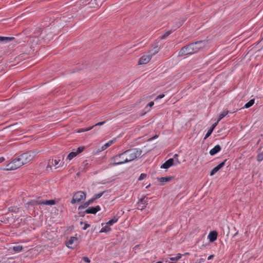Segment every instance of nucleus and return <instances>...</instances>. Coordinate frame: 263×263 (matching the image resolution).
<instances>
[{"instance_id":"1","label":"nucleus","mask_w":263,"mask_h":263,"mask_svg":"<svg viewBox=\"0 0 263 263\" xmlns=\"http://www.w3.org/2000/svg\"><path fill=\"white\" fill-rule=\"evenodd\" d=\"M201 41L191 43L182 47L178 52V56L181 57L197 52L201 47Z\"/></svg>"},{"instance_id":"2","label":"nucleus","mask_w":263,"mask_h":263,"mask_svg":"<svg viewBox=\"0 0 263 263\" xmlns=\"http://www.w3.org/2000/svg\"><path fill=\"white\" fill-rule=\"evenodd\" d=\"M142 154V151L139 148H133L122 153L121 158L126 163L129 162L139 157Z\"/></svg>"},{"instance_id":"3","label":"nucleus","mask_w":263,"mask_h":263,"mask_svg":"<svg viewBox=\"0 0 263 263\" xmlns=\"http://www.w3.org/2000/svg\"><path fill=\"white\" fill-rule=\"evenodd\" d=\"M64 155L61 154L55 157L54 159H49L48 166L51 167L52 165L56 168L62 166L64 164Z\"/></svg>"},{"instance_id":"4","label":"nucleus","mask_w":263,"mask_h":263,"mask_svg":"<svg viewBox=\"0 0 263 263\" xmlns=\"http://www.w3.org/2000/svg\"><path fill=\"white\" fill-rule=\"evenodd\" d=\"M23 165L19 156L14 158L6 165L7 170H15Z\"/></svg>"},{"instance_id":"5","label":"nucleus","mask_w":263,"mask_h":263,"mask_svg":"<svg viewBox=\"0 0 263 263\" xmlns=\"http://www.w3.org/2000/svg\"><path fill=\"white\" fill-rule=\"evenodd\" d=\"M35 155V152L30 151L20 155L19 157L23 165H24L31 162L34 158Z\"/></svg>"},{"instance_id":"6","label":"nucleus","mask_w":263,"mask_h":263,"mask_svg":"<svg viewBox=\"0 0 263 263\" xmlns=\"http://www.w3.org/2000/svg\"><path fill=\"white\" fill-rule=\"evenodd\" d=\"M85 198L86 193L83 191H78L73 195L71 203L74 204L77 202H80L82 200H85Z\"/></svg>"},{"instance_id":"7","label":"nucleus","mask_w":263,"mask_h":263,"mask_svg":"<svg viewBox=\"0 0 263 263\" xmlns=\"http://www.w3.org/2000/svg\"><path fill=\"white\" fill-rule=\"evenodd\" d=\"M159 51L158 48L156 47L155 48V50L154 52H153L151 54H144L142 57H141L139 60V64L140 65L145 64L149 62L151 60L152 55L155 54Z\"/></svg>"},{"instance_id":"8","label":"nucleus","mask_w":263,"mask_h":263,"mask_svg":"<svg viewBox=\"0 0 263 263\" xmlns=\"http://www.w3.org/2000/svg\"><path fill=\"white\" fill-rule=\"evenodd\" d=\"M121 155L122 153L112 157L111 158V162L110 163L109 165L112 166L126 163L125 162H123L124 161V160H122Z\"/></svg>"},{"instance_id":"9","label":"nucleus","mask_w":263,"mask_h":263,"mask_svg":"<svg viewBox=\"0 0 263 263\" xmlns=\"http://www.w3.org/2000/svg\"><path fill=\"white\" fill-rule=\"evenodd\" d=\"M147 202V198L145 196L143 198L140 199L137 203L138 209L140 210H142L143 209H145L146 208Z\"/></svg>"},{"instance_id":"10","label":"nucleus","mask_w":263,"mask_h":263,"mask_svg":"<svg viewBox=\"0 0 263 263\" xmlns=\"http://www.w3.org/2000/svg\"><path fill=\"white\" fill-rule=\"evenodd\" d=\"M101 210V208L99 205H97L95 207H89L87 209L85 212L87 214H95L98 211Z\"/></svg>"},{"instance_id":"11","label":"nucleus","mask_w":263,"mask_h":263,"mask_svg":"<svg viewBox=\"0 0 263 263\" xmlns=\"http://www.w3.org/2000/svg\"><path fill=\"white\" fill-rule=\"evenodd\" d=\"M174 158H170L165 161L161 166V168L167 169L174 164Z\"/></svg>"},{"instance_id":"12","label":"nucleus","mask_w":263,"mask_h":263,"mask_svg":"<svg viewBox=\"0 0 263 263\" xmlns=\"http://www.w3.org/2000/svg\"><path fill=\"white\" fill-rule=\"evenodd\" d=\"M226 160L222 162L221 163H220V164H219L218 165H217L216 166L214 167L211 171V172H210V175L211 176H213L216 173H217L220 168H221L224 165V164H225V162H226Z\"/></svg>"},{"instance_id":"13","label":"nucleus","mask_w":263,"mask_h":263,"mask_svg":"<svg viewBox=\"0 0 263 263\" xmlns=\"http://www.w3.org/2000/svg\"><path fill=\"white\" fill-rule=\"evenodd\" d=\"M55 203L54 200H36L35 201V204H44V205H54Z\"/></svg>"},{"instance_id":"14","label":"nucleus","mask_w":263,"mask_h":263,"mask_svg":"<svg viewBox=\"0 0 263 263\" xmlns=\"http://www.w3.org/2000/svg\"><path fill=\"white\" fill-rule=\"evenodd\" d=\"M217 232L215 231H211L209 233L208 238L210 242H213L217 239Z\"/></svg>"},{"instance_id":"15","label":"nucleus","mask_w":263,"mask_h":263,"mask_svg":"<svg viewBox=\"0 0 263 263\" xmlns=\"http://www.w3.org/2000/svg\"><path fill=\"white\" fill-rule=\"evenodd\" d=\"M78 241L77 237H71L66 243V246L68 248H73L72 245Z\"/></svg>"},{"instance_id":"16","label":"nucleus","mask_w":263,"mask_h":263,"mask_svg":"<svg viewBox=\"0 0 263 263\" xmlns=\"http://www.w3.org/2000/svg\"><path fill=\"white\" fill-rule=\"evenodd\" d=\"M220 150H221L220 146L219 145H216V146H215L213 148H212L210 151L209 153L211 156H214L215 154H216L217 153L220 152Z\"/></svg>"},{"instance_id":"17","label":"nucleus","mask_w":263,"mask_h":263,"mask_svg":"<svg viewBox=\"0 0 263 263\" xmlns=\"http://www.w3.org/2000/svg\"><path fill=\"white\" fill-rule=\"evenodd\" d=\"M115 141V140H111L109 141H108L107 143L104 144L100 148L101 151H103L105 149H106L107 148H108L109 146H110L111 145H112Z\"/></svg>"},{"instance_id":"18","label":"nucleus","mask_w":263,"mask_h":263,"mask_svg":"<svg viewBox=\"0 0 263 263\" xmlns=\"http://www.w3.org/2000/svg\"><path fill=\"white\" fill-rule=\"evenodd\" d=\"M14 39L13 37H3L0 36V43H8Z\"/></svg>"},{"instance_id":"19","label":"nucleus","mask_w":263,"mask_h":263,"mask_svg":"<svg viewBox=\"0 0 263 263\" xmlns=\"http://www.w3.org/2000/svg\"><path fill=\"white\" fill-rule=\"evenodd\" d=\"M111 229L110 228V226H109L108 224H107V223H106V224L104 227H103L100 231L101 233H106L110 231Z\"/></svg>"},{"instance_id":"20","label":"nucleus","mask_w":263,"mask_h":263,"mask_svg":"<svg viewBox=\"0 0 263 263\" xmlns=\"http://www.w3.org/2000/svg\"><path fill=\"white\" fill-rule=\"evenodd\" d=\"M182 255H183L180 253H178L176 254V256L170 257V260H172L173 262H176V261L180 259L181 258V257L182 256Z\"/></svg>"},{"instance_id":"21","label":"nucleus","mask_w":263,"mask_h":263,"mask_svg":"<svg viewBox=\"0 0 263 263\" xmlns=\"http://www.w3.org/2000/svg\"><path fill=\"white\" fill-rule=\"evenodd\" d=\"M229 113L228 110H224L222 112H220L219 116V118L217 120L218 122H219L222 118L226 117Z\"/></svg>"},{"instance_id":"22","label":"nucleus","mask_w":263,"mask_h":263,"mask_svg":"<svg viewBox=\"0 0 263 263\" xmlns=\"http://www.w3.org/2000/svg\"><path fill=\"white\" fill-rule=\"evenodd\" d=\"M77 155V154L75 152H72L68 154V155L67 157L66 160L70 161L73 158L76 157Z\"/></svg>"},{"instance_id":"23","label":"nucleus","mask_w":263,"mask_h":263,"mask_svg":"<svg viewBox=\"0 0 263 263\" xmlns=\"http://www.w3.org/2000/svg\"><path fill=\"white\" fill-rule=\"evenodd\" d=\"M175 30V29H172V30H168L167 31H166L164 34L163 35H162L161 36V38L162 39H165L166 37H167L170 34H171L174 30Z\"/></svg>"},{"instance_id":"24","label":"nucleus","mask_w":263,"mask_h":263,"mask_svg":"<svg viewBox=\"0 0 263 263\" xmlns=\"http://www.w3.org/2000/svg\"><path fill=\"white\" fill-rule=\"evenodd\" d=\"M255 102L254 99H251L248 102H247L244 106L243 108H248L250 107H251Z\"/></svg>"},{"instance_id":"25","label":"nucleus","mask_w":263,"mask_h":263,"mask_svg":"<svg viewBox=\"0 0 263 263\" xmlns=\"http://www.w3.org/2000/svg\"><path fill=\"white\" fill-rule=\"evenodd\" d=\"M118 220V218L117 217H114L112 219L109 220L107 223L109 226H111L113 225L114 223H116Z\"/></svg>"},{"instance_id":"26","label":"nucleus","mask_w":263,"mask_h":263,"mask_svg":"<svg viewBox=\"0 0 263 263\" xmlns=\"http://www.w3.org/2000/svg\"><path fill=\"white\" fill-rule=\"evenodd\" d=\"M22 249H23V246H21V245L14 246L13 247V250L16 253L20 252L22 250Z\"/></svg>"},{"instance_id":"27","label":"nucleus","mask_w":263,"mask_h":263,"mask_svg":"<svg viewBox=\"0 0 263 263\" xmlns=\"http://www.w3.org/2000/svg\"><path fill=\"white\" fill-rule=\"evenodd\" d=\"M171 178L170 177H161L159 179V182L164 183L165 182H168L170 181Z\"/></svg>"},{"instance_id":"28","label":"nucleus","mask_w":263,"mask_h":263,"mask_svg":"<svg viewBox=\"0 0 263 263\" xmlns=\"http://www.w3.org/2000/svg\"><path fill=\"white\" fill-rule=\"evenodd\" d=\"M94 127V126H90L89 127H87V128H81L79 131L78 132H87V131H89L90 130H91V129H92Z\"/></svg>"},{"instance_id":"29","label":"nucleus","mask_w":263,"mask_h":263,"mask_svg":"<svg viewBox=\"0 0 263 263\" xmlns=\"http://www.w3.org/2000/svg\"><path fill=\"white\" fill-rule=\"evenodd\" d=\"M103 193H104V192H99L97 194H95L93 196L92 198H93L94 200L98 199V198H100L103 195Z\"/></svg>"},{"instance_id":"30","label":"nucleus","mask_w":263,"mask_h":263,"mask_svg":"<svg viewBox=\"0 0 263 263\" xmlns=\"http://www.w3.org/2000/svg\"><path fill=\"white\" fill-rule=\"evenodd\" d=\"M256 158L257 160L259 162H260L263 160V151L257 155Z\"/></svg>"},{"instance_id":"31","label":"nucleus","mask_w":263,"mask_h":263,"mask_svg":"<svg viewBox=\"0 0 263 263\" xmlns=\"http://www.w3.org/2000/svg\"><path fill=\"white\" fill-rule=\"evenodd\" d=\"M213 129H209V130L208 131V132L206 133L204 138V139H206V138H208L211 135V134L213 132Z\"/></svg>"},{"instance_id":"32","label":"nucleus","mask_w":263,"mask_h":263,"mask_svg":"<svg viewBox=\"0 0 263 263\" xmlns=\"http://www.w3.org/2000/svg\"><path fill=\"white\" fill-rule=\"evenodd\" d=\"M84 149V147H79L77 148V149L76 150V151L75 152L77 154V155H78L79 154L82 152Z\"/></svg>"},{"instance_id":"33","label":"nucleus","mask_w":263,"mask_h":263,"mask_svg":"<svg viewBox=\"0 0 263 263\" xmlns=\"http://www.w3.org/2000/svg\"><path fill=\"white\" fill-rule=\"evenodd\" d=\"M146 176V175L145 174L142 173L139 176L138 180H142L144 179V178H145Z\"/></svg>"},{"instance_id":"34","label":"nucleus","mask_w":263,"mask_h":263,"mask_svg":"<svg viewBox=\"0 0 263 263\" xmlns=\"http://www.w3.org/2000/svg\"><path fill=\"white\" fill-rule=\"evenodd\" d=\"M89 227H90V224H89L88 223H85L84 225V227L82 228V229L84 230H85L88 228H89Z\"/></svg>"},{"instance_id":"35","label":"nucleus","mask_w":263,"mask_h":263,"mask_svg":"<svg viewBox=\"0 0 263 263\" xmlns=\"http://www.w3.org/2000/svg\"><path fill=\"white\" fill-rule=\"evenodd\" d=\"M88 205H88V204L87 203V202H85V203H84V204H83V205H80V206H79V209H80L81 208H84L87 207V206H88Z\"/></svg>"},{"instance_id":"36","label":"nucleus","mask_w":263,"mask_h":263,"mask_svg":"<svg viewBox=\"0 0 263 263\" xmlns=\"http://www.w3.org/2000/svg\"><path fill=\"white\" fill-rule=\"evenodd\" d=\"M105 123V121H103V122H98V123L96 124L95 125H94V127L95 126H100V125H103L104 123Z\"/></svg>"},{"instance_id":"37","label":"nucleus","mask_w":263,"mask_h":263,"mask_svg":"<svg viewBox=\"0 0 263 263\" xmlns=\"http://www.w3.org/2000/svg\"><path fill=\"white\" fill-rule=\"evenodd\" d=\"M95 200L93 199V198H92L91 199L88 200V201H87V203L88 204V205L90 204H92L93 202Z\"/></svg>"},{"instance_id":"38","label":"nucleus","mask_w":263,"mask_h":263,"mask_svg":"<svg viewBox=\"0 0 263 263\" xmlns=\"http://www.w3.org/2000/svg\"><path fill=\"white\" fill-rule=\"evenodd\" d=\"M164 97V94H161V95H159V96H158L157 97V98H156V100H158V99H162V98H163Z\"/></svg>"},{"instance_id":"39","label":"nucleus","mask_w":263,"mask_h":263,"mask_svg":"<svg viewBox=\"0 0 263 263\" xmlns=\"http://www.w3.org/2000/svg\"><path fill=\"white\" fill-rule=\"evenodd\" d=\"M83 260L87 263H89L90 261V259L88 257H84L83 258Z\"/></svg>"},{"instance_id":"40","label":"nucleus","mask_w":263,"mask_h":263,"mask_svg":"<svg viewBox=\"0 0 263 263\" xmlns=\"http://www.w3.org/2000/svg\"><path fill=\"white\" fill-rule=\"evenodd\" d=\"M219 122H218V121H217L216 122H215L214 124H213L211 128V129H213V130H214V129L215 128V127L216 126V125H217V124Z\"/></svg>"},{"instance_id":"41","label":"nucleus","mask_w":263,"mask_h":263,"mask_svg":"<svg viewBox=\"0 0 263 263\" xmlns=\"http://www.w3.org/2000/svg\"><path fill=\"white\" fill-rule=\"evenodd\" d=\"M154 104V102H150L148 104H147V106L149 107H152Z\"/></svg>"},{"instance_id":"42","label":"nucleus","mask_w":263,"mask_h":263,"mask_svg":"<svg viewBox=\"0 0 263 263\" xmlns=\"http://www.w3.org/2000/svg\"><path fill=\"white\" fill-rule=\"evenodd\" d=\"M204 261H205V259L202 258H200V259H199V263L203 262H204Z\"/></svg>"},{"instance_id":"43","label":"nucleus","mask_w":263,"mask_h":263,"mask_svg":"<svg viewBox=\"0 0 263 263\" xmlns=\"http://www.w3.org/2000/svg\"><path fill=\"white\" fill-rule=\"evenodd\" d=\"M173 261L170 260V259H167L165 261V263H173Z\"/></svg>"},{"instance_id":"44","label":"nucleus","mask_w":263,"mask_h":263,"mask_svg":"<svg viewBox=\"0 0 263 263\" xmlns=\"http://www.w3.org/2000/svg\"><path fill=\"white\" fill-rule=\"evenodd\" d=\"M214 257V255H210L208 257V260H210V259H212Z\"/></svg>"},{"instance_id":"45","label":"nucleus","mask_w":263,"mask_h":263,"mask_svg":"<svg viewBox=\"0 0 263 263\" xmlns=\"http://www.w3.org/2000/svg\"><path fill=\"white\" fill-rule=\"evenodd\" d=\"M5 160V158L4 157H0V163H2Z\"/></svg>"},{"instance_id":"46","label":"nucleus","mask_w":263,"mask_h":263,"mask_svg":"<svg viewBox=\"0 0 263 263\" xmlns=\"http://www.w3.org/2000/svg\"><path fill=\"white\" fill-rule=\"evenodd\" d=\"M177 157H178V155H177V154H175V155H174V158H174V159L175 158H177Z\"/></svg>"},{"instance_id":"47","label":"nucleus","mask_w":263,"mask_h":263,"mask_svg":"<svg viewBox=\"0 0 263 263\" xmlns=\"http://www.w3.org/2000/svg\"><path fill=\"white\" fill-rule=\"evenodd\" d=\"M176 162H177V163H178V164L180 163V162L178 161V160L177 159H176Z\"/></svg>"},{"instance_id":"48","label":"nucleus","mask_w":263,"mask_h":263,"mask_svg":"<svg viewBox=\"0 0 263 263\" xmlns=\"http://www.w3.org/2000/svg\"><path fill=\"white\" fill-rule=\"evenodd\" d=\"M158 137V136L157 135H156L155 137H154L152 139H155L156 138Z\"/></svg>"},{"instance_id":"49","label":"nucleus","mask_w":263,"mask_h":263,"mask_svg":"<svg viewBox=\"0 0 263 263\" xmlns=\"http://www.w3.org/2000/svg\"><path fill=\"white\" fill-rule=\"evenodd\" d=\"M182 24H180L179 25L177 26V27H179L180 26H181Z\"/></svg>"},{"instance_id":"50","label":"nucleus","mask_w":263,"mask_h":263,"mask_svg":"<svg viewBox=\"0 0 263 263\" xmlns=\"http://www.w3.org/2000/svg\"><path fill=\"white\" fill-rule=\"evenodd\" d=\"M237 234V232H236V233H235V234H234V236H235Z\"/></svg>"}]
</instances>
